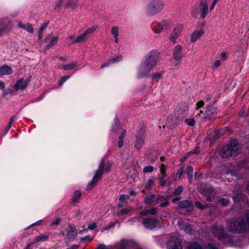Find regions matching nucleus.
Listing matches in <instances>:
<instances>
[{
    "label": "nucleus",
    "mask_w": 249,
    "mask_h": 249,
    "mask_svg": "<svg viewBox=\"0 0 249 249\" xmlns=\"http://www.w3.org/2000/svg\"><path fill=\"white\" fill-rule=\"evenodd\" d=\"M96 224L95 223H93L89 225L88 228L90 230H94L96 227Z\"/></svg>",
    "instance_id": "obj_60"
},
{
    "label": "nucleus",
    "mask_w": 249,
    "mask_h": 249,
    "mask_svg": "<svg viewBox=\"0 0 249 249\" xmlns=\"http://www.w3.org/2000/svg\"><path fill=\"white\" fill-rule=\"evenodd\" d=\"M81 193L80 191H75L72 196V200L73 202H77L81 197Z\"/></svg>",
    "instance_id": "obj_36"
},
{
    "label": "nucleus",
    "mask_w": 249,
    "mask_h": 249,
    "mask_svg": "<svg viewBox=\"0 0 249 249\" xmlns=\"http://www.w3.org/2000/svg\"><path fill=\"white\" fill-rule=\"evenodd\" d=\"M216 113V108L213 106L207 107L205 113V116L202 117L204 120H209Z\"/></svg>",
    "instance_id": "obj_19"
},
{
    "label": "nucleus",
    "mask_w": 249,
    "mask_h": 249,
    "mask_svg": "<svg viewBox=\"0 0 249 249\" xmlns=\"http://www.w3.org/2000/svg\"><path fill=\"white\" fill-rule=\"evenodd\" d=\"M167 249H182L181 240L178 237H172L167 244Z\"/></svg>",
    "instance_id": "obj_12"
},
{
    "label": "nucleus",
    "mask_w": 249,
    "mask_h": 249,
    "mask_svg": "<svg viewBox=\"0 0 249 249\" xmlns=\"http://www.w3.org/2000/svg\"><path fill=\"white\" fill-rule=\"evenodd\" d=\"M126 243L127 242L125 240L120 241L115 246V249H124L126 245Z\"/></svg>",
    "instance_id": "obj_34"
},
{
    "label": "nucleus",
    "mask_w": 249,
    "mask_h": 249,
    "mask_svg": "<svg viewBox=\"0 0 249 249\" xmlns=\"http://www.w3.org/2000/svg\"><path fill=\"white\" fill-rule=\"evenodd\" d=\"M122 59H123V57L121 55L113 57L110 58L111 63H114L119 62V61H121L122 60Z\"/></svg>",
    "instance_id": "obj_41"
},
{
    "label": "nucleus",
    "mask_w": 249,
    "mask_h": 249,
    "mask_svg": "<svg viewBox=\"0 0 249 249\" xmlns=\"http://www.w3.org/2000/svg\"><path fill=\"white\" fill-rule=\"evenodd\" d=\"M206 249H218L215 245L212 244H209L206 247Z\"/></svg>",
    "instance_id": "obj_58"
},
{
    "label": "nucleus",
    "mask_w": 249,
    "mask_h": 249,
    "mask_svg": "<svg viewBox=\"0 0 249 249\" xmlns=\"http://www.w3.org/2000/svg\"><path fill=\"white\" fill-rule=\"evenodd\" d=\"M166 166H165L164 164H162L161 165V167H160V174L163 178H165V170H166Z\"/></svg>",
    "instance_id": "obj_45"
},
{
    "label": "nucleus",
    "mask_w": 249,
    "mask_h": 249,
    "mask_svg": "<svg viewBox=\"0 0 249 249\" xmlns=\"http://www.w3.org/2000/svg\"><path fill=\"white\" fill-rule=\"evenodd\" d=\"M162 198L161 197H156L154 195H150L145 197L144 202L146 204H150L151 205H155L161 201Z\"/></svg>",
    "instance_id": "obj_18"
},
{
    "label": "nucleus",
    "mask_w": 249,
    "mask_h": 249,
    "mask_svg": "<svg viewBox=\"0 0 249 249\" xmlns=\"http://www.w3.org/2000/svg\"><path fill=\"white\" fill-rule=\"evenodd\" d=\"M247 197L241 193H238L233 196V200L235 202H238L240 201L246 200Z\"/></svg>",
    "instance_id": "obj_29"
},
{
    "label": "nucleus",
    "mask_w": 249,
    "mask_h": 249,
    "mask_svg": "<svg viewBox=\"0 0 249 249\" xmlns=\"http://www.w3.org/2000/svg\"><path fill=\"white\" fill-rule=\"evenodd\" d=\"M185 123L190 126H194L195 124V121L194 119H187L185 120Z\"/></svg>",
    "instance_id": "obj_43"
},
{
    "label": "nucleus",
    "mask_w": 249,
    "mask_h": 249,
    "mask_svg": "<svg viewBox=\"0 0 249 249\" xmlns=\"http://www.w3.org/2000/svg\"><path fill=\"white\" fill-rule=\"evenodd\" d=\"M13 27L12 21L8 18H4L0 20V36L5 33L10 32Z\"/></svg>",
    "instance_id": "obj_8"
},
{
    "label": "nucleus",
    "mask_w": 249,
    "mask_h": 249,
    "mask_svg": "<svg viewBox=\"0 0 249 249\" xmlns=\"http://www.w3.org/2000/svg\"><path fill=\"white\" fill-rule=\"evenodd\" d=\"M186 173L188 175V178L189 181L191 182L192 181L193 174V168L191 166H188L186 168Z\"/></svg>",
    "instance_id": "obj_35"
},
{
    "label": "nucleus",
    "mask_w": 249,
    "mask_h": 249,
    "mask_svg": "<svg viewBox=\"0 0 249 249\" xmlns=\"http://www.w3.org/2000/svg\"><path fill=\"white\" fill-rule=\"evenodd\" d=\"M208 14V5L206 2H201L200 5V16L202 18L206 17Z\"/></svg>",
    "instance_id": "obj_20"
},
{
    "label": "nucleus",
    "mask_w": 249,
    "mask_h": 249,
    "mask_svg": "<svg viewBox=\"0 0 249 249\" xmlns=\"http://www.w3.org/2000/svg\"><path fill=\"white\" fill-rule=\"evenodd\" d=\"M212 231L213 235L223 243L228 245L233 244L232 238L225 233L224 229L221 225H214L212 229Z\"/></svg>",
    "instance_id": "obj_4"
},
{
    "label": "nucleus",
    "mask_w": 249,
    "mask_h": 249,
    "mask_svg": "<svg viewBox=\"0 0 249 249\" xmlns=\"http://www.w3.org/2000/svg\"><path fill=\"white\" fill-rule=\"evenodd\" d=\"M195 117L197 119L204 120L202 117L205 116V114H203V111L201 110L196 109L194 112Z\"/></svg>",
    "instance_id": "obj_33"
},
{
    "label": "nucleus",
    "mask_w": 249,
    "mask_h": 249,
    "mask_svg": "<svg viewBox=\"0 0 249 249\" xmlns=\"http://www.w3.org/2000/svg\"><path fill=\"white\" fill-rule=\"evenodd\" d=\"M70 76L69 75H66V76L62 77L60 79L59 85H62L63 83H64V82L65 81H66L68 79H69L70 78Z\"/></svg>",
    "instance_id": "obj_49"
},
{
    "label": "nucleus",
    "mask_w": 249,
    "mask_h": 249,
    "mask_svg": "<svg viewBox=\"0 0 249 249\" xmlns=\"http://www.w3.org/2000/svg\"><path fill=\"white\" fill-rule=\"evenodd\" d=\"M160 180V183L161 185H164L166 183L165 180L164 178H163V177L160 175V177H159Z\"/></svg>",
    "instance_id": "obj_59"
},
{
    "label": "nucleus",
    "mask_w": 249,
    "mask_h": 249,
    "mask_svg": "<svg viewBox=\"0 0 249 249\" xmlns=\"http://www.w3.org/2000/svg\"><path fill=\"white\" fill-rule=\"evenodd\" d=\"M44 41L48 43L45 47V50H47L57 43L58 37L56 36H52L51 35H48L45 38Z\"/></svg>",
    "instance_id": "obj_16"
},
{
    "label": "nucleus",
    "mask_w": 249,
    "mask_h": 249,
    "mask_svg": "<svg viewBox=\"0 0 249 249\" xmlns=\"http://www.w3.org/2000/svg\"><path fill=\"white\" fill-rule=\"evenodd\" d=\"M129 198V196L128 195H122L120 197V202L118 203V206L122 207L123 205V203L124 200Z\"/></svg>",
    "instance_id": "obj_39"
},
{
    "label": "nucleus",
    "mask_w": 249,
    "mask_h": 249,
    "mask_svg": "<svg viewBox=\"0 0 249 249\" xmlns=\"http://www.w3.org/2000/svg\"><path fill=\"white\" fill-rule=\"evenodd\" d=\"M187 249H204L200 242L194 241L190 243Z\"/></svg>",
    "instance_id": "obj_24"
},
{
    "label": "nucleus",
    "mask_w": 249,
    "mask_h": 249,
    "mask_svg": "<svg viewBox=\"0 0 249 249\" xmlns=\"http://www.w3.org/2000/svg\"><path fill=\"white\" fill-rule=\"evenodd\" d=\"M111 34L114 36L115 38V41L116 43L118 42V36H119V29L117 26H114L112 28L111 30Z\"/></svg>",
    "instance_id": "obj_31"
},
{
    "label": "nucleus",
    "mask_w": 249,
    "mask_h": 249,
    "mask_svg": "<svg viewBox=\"0 0 249 249\" xmlns=\"http://www.w3.org/2000/svg\"><path fill=\"white\" fill-rule=\"evenodd\" d=\"M143 224L148 229H152L156 227L160 228L161 227L160 223L152 218H145L143 221Z\"/></svg>",
    "instance_id": "obj_13"
},
{
    "label": "nucleus",
    "mask_w": 249,
    "mask_h": 249,
    "mask_svg": "<svg viewBox=\"0 0 249 249\" xmlns=\"http://www.w3.org/2000/svg\"><path fill=\"white\" fill-rule=\"evenodd\" d=\"M178 222L180 228L184 229V230L186 231V232H188L189 230L191 231L192 230V228L186 225V222L185 221H183L181 219H178Z\"/></svg>",
    "instance_id": "obj_32"
},
{
    "label": "nucleus",
    "mask_w": 249,
    "mask_h": 249,
    "mask_svg": "<svg viewBox=\"0 0 249 249\" xmlns=\"http://www.w3.org/2000/svg\"><path fill=\"white\" fill-rule=\"evenodd\" d=\"M221 65V62L219 60H216L212 65L213 69H216L219 67Z\"/></svg>",
    "instance_id": "obj_52"
},
{
    "label": "nucleus",
    "mask_w": 249,
    "mask_h": 249,
    "mask_svg": "<svg viewBox=\"0 0 249 249\" xmlns=\"http://www.w3.org/2000/svg\"><path fill=\"white\" fill-rule=\"evenodd\" d=\"M18 26L20 28L24 29L30 34H33L34 33V29L32 25L30 23H26L24 24L21 21H18Z\"/></svg>",
    "instance_id": "obj_22"
},
{
    "label": "nucleus",
    "mask_w": 249,
    "mask_h": 249,
    "mask_svg": "<svg viewBox=\"0 0 249 249\" xmlns=\"http://www.w3.org/2000/svg\"><path fill=\"white\" fill-rule=\"evenodd\" d=\"M157 213V211L155 209H149L141 213V214L142 215H147L149 214H155Z\"/></svg>",
    "instance_id": "obj_37"
},
{
    "label": "nucleus",
    "mask_w": 249,
    "mask_h": 249,
    "mask_svg": "<svg viewBox=\"0 0 249 249\" xmlns=\"http://www.w3.org/2000/svg\"><path fill=\"white\" fill-rule=\"evenodd\" d=\"M160 53L157 50L150 51L142 61L151 70L157 65L160 60Z\"/></svg>",
    "instance_id": "obj_5"
},
{
    "label": "nucleus",
    "mask_w": 249,
    "mask_h": 249,
    "mask_svg": "<svg viewBox=\"0 0 249 249\" xmlns=\"http://www.w3.org/2000/svg\"><path fill=\"white\" fill-rule=\"evenodd\" d=\"M28 83L29 81L27 79L24 80L21 79L16 82L14 87L16 90H23L27 86Z\"/></svg>",
    "instance_id": "obj_21"
},
{
    "label": "nucleus",
    "mask_w": 249,
    "mask_h": 249,
    "mask_svg": "<svg viewBox=\"0 0 249 249\" xmlns=\"http://www.w3.org/2000/svg\"><path fill=\"white\" fill-rule=\"evenodd\" d=\"M133 211L132 208H124L121 210L120 213L122 214H125L130 213Z\"/></svg>",
    "instance_id": "obj_44"
},
{
    "label": "nucleus",
    "mask_w": 249,
    "mask_h": 249,
    "mask_svg": "<svg viewBox=\"0 0 249 249\" xmlns=\"http://www.w3.org/2000/svg\"><path fill=\"white\" fill-rule=\"evenodd\" d=\"M205 33V31L203 28L194 31L190 35V40L192 42H195L199 40Z\"/></svg>",
    "instance_id": "obj_14"
},
{
    "label": "nucleus",
    "mask_w": 249,
    "mask_h": 249,
    "mask_svg": "<svg viewBox=\"0 0 249 249\" xmlns=\"http://www.w3.org/2000/svg\"><path fill=\"white\" fill-rule=\"evenodd\" d=\"M172 23L171 20L169 19L162 20L158 22L155 26L152 27V31L157 34H159L162 32L167 30L171 28Z\"/></svg>",
    "instance_id": "obj_7"
},
{
    "label": "nucleus",
    "mask_w": 249,
    "mask_h": 249,
    "mask_svg": "<svg viewBox=\"0 0 249 249\" xmlns=\"http://www.w3.org/2000/svg\"><path fill=\"white\" fill-rule=\"evenodd\" d=\"M183 172V168L181 167L177 173V174L176 175V179H179L181 176H182Z\"/></svg>",
    "instance_id": "obj_47"
},
{
    "label": "nucleus",
    "mask_w": 249,
    "mask_h": 249,
    "mask_svg": "<svg viewBox=\"0 0 249 249\" xmlns=\"http://www.w3.org/2000/svg\"><path fill=\"white\" fill-rule=\"evenodd\" d=\"M60 222V219L56 218V219H55L54 221H53L51 223V226L57 225L59 224Z\"/></svg>",
    "instance_id": "obj_57"
},
{
    "label": "nucleus",
    "mask_w": 249,
    "mask_h": 249,
    "mask_svg": "<svg viewBox=\"0 0 249 249\" xmlns=\"http://www.w3.org/2000/svg\"><path fill=\"white\" fill-rule=\"evenodd\" d=\"M219 201L223 206H226L229 203V200L225 198H221L219 200Z\"/></svg>",
    "instance_id": "obj_51"
},
{
    "label": "nucleus",
    "mask_w": 249,
    "mask_h": 249,
    "mask_svg": "<svg viewBox=\"0 0 249 249\" xmlns=\"http://www.w3.org/2000/svg\"><path fill=\"white\" fill-rule=\"evenodd\" d=\"M151 71V70L142 61L137 68V76L139 78L145 77L149 74Z\"/></svg>",
    "instance_id": "obj_9"
},
{
    "label": "nucleus",
    "mask_w": 249,
    "mask_h": 249,
    "mask_svg": "<svg viewBox=\"0 0 249 249\" xmlns=\"http://www.w3.org/2000/svg\"><path fill=\"white\" fill-rule=\"evenodd\" d=\"M202 193L206 196L207 200L208 201H212L211 196L213 197L215 194V191L211 188H208V191H202Z\"/></svg>",
    "instance_id": "obj_25"
},
{
    "label": "nucleus",
    "mask_w": 249,
    "mask_h": 249,
    "mask_svg": "<svg viewBox=\"0 0 249 249\" xmlns=\"http://www.w3.org/2000/svg\"><path fill=\"white\" fill-rule=\"evenodd\" d=\"M5 87V83L3 82L0 80V89H1V90L4 89Z\"/></svg>",
    "instance_id": "obj_62"
},
{
    "label": "nucleus",
    "mask_w": 249,
    "mask_h": 249,
    "mask_svg": "<svg viewBox=\"0 0 249 249\" xmlns=\"http://www.w3.org/2000/svg\"><path fill=\"white\" fill-rule=\"evenodd\" d=\"M13 72L12 69L7 65H3L0 67V77L4 75H8Z\"/></svg>",
    "instance_id": "obj_23"
},
{
    "label": "nucleus",
    "mask_w": 249,
    "mask_h": 249,
    "mask_svg": "<svg viewBox=\"0 0 249 249\" xmlns=\"http://www.w3.org/2000/svg\"><path fill=\"white\" fill-rule=\"evenodd\" d=\"M154 180L153 179H149L145 185V188L148 189L151 185L154 184Z\"/></svg>",
    "instance_id": "obj_48"
},
{
    "label": "nucleus",
    "mask_w": 249,
    "mask_h": 249,
    "mask_svg": "<svg viewBox=\"0 0 249 249\" xmlns=\"http://www.w3.org/2000/svg\"><path fill=\"white\" fill-rule=\"evenodd\" d=\"M123 143H124V140L121 139V138H119L118 145L119 148H121L123 146Z\"/></svg>",
    "instance_id": "obj_61"
},
{
    "label": "nucleus",
    "mask_w": 249,
    "mask_h": 249,
    "mask_svg": "<svg viewBox=\"0 0 249 249\" xmlns=\"http://www.w3.org/2000/svg\"><path fill=\"white\" fill-rule=\"evenodd\" d=\"M200 15V8L198 7H194L192 11V15L193 17L197 18Z\"/></svg>",
    "instance_id": "obj_38"
},
{
    "label": "nucleus",
    "mask_w": 249,
    "mask_h": 249,
    "mask_svg": "<svg viewBox=\"0 0 249 249\" xmlns=\"http://www.w3.org/2000/svg\"><path fill=\"white\" fill-rule=\"evenodd\" d=\"M34 245L32 242L29 243L24 249H32V246Z\"/></svg>",
    "instance_id": "obj_64"
},
{
    "label": "nucleus",
    "mask_w": 249,
    "mask_h": 249,
    "mask_svg": "<svg viewBox=\"0 0 249 249\" xmlns=\"http://www.w3.org/2000/svg\"><path fill=\"white\" fill-rule=\"evenodd\" d=\"M178 206L180 207L179 212L185 214L191 213L194 209L193 204L187 200L180 201L178 204Z\"/></svg>",
    "instance_id": "obj_10"
},
{
    "label": "nucleus",
    "mask_w": 249,
    "mask_h": 249,
    "mask_svg": "<svg viewBox=\"0 0 249 249\" xmlns=\"http://www.w3.org/2000/svg\"><path fill=\"white\" fill-rule=\"evenodd\" d=\"M144 130L143 129L140 130L138 132L136 141L134 143L135 147L137 149H140L143 143L144 139Z\"/></svg>",
    "instance_id": "obj_15"
},
{
    "label": "nucleus",
    "mask_w": 249,
    "mask_h": 249,
    "mask_svg": "<svg viewBox=\"0 0 249 249\" xmlns=\"http://www.w3.org/2000/svg\"><path fill=\"white\" fill-rule=\"evenodd\" d=\"M183 29V25L181 23L178 24L174 28L170 35L169 39L173 43L177 42V38L179 36Z\"/></svg>",
    "instance_id": "obj_11"
},
{
    "label": "nucleus",
    "mask_w": 249,
    "mask_h": 249,
    "mask_svg": "<svg viewBox=\"0 0 249 249\" xmlns=\"http://www.w3.org/2000/svg\"><path fill=\"white\" fill-rule=\"evenodd\" d=\"M183 190V188L182 187L180 186L178 187L174 192V194L176 195H178L180 194Z\"/></svg>",
    "instance_id": "obj_55"
},
{
    "label": "nucleus",
    "mask_w": 249,
    "mask_h": 249,
    "mask_svg": "<svg viewBox=\"0 0 249 249\" xmlns=\"http://www.w3.org/2000/svg\"><path fill=\"white\" fill-rule=\"evenodd\" d=\"M195 206L196 208L199 209H204L205 208V205H202L199 201H197L195 203Z\"/></svg>",
    "instance_id": "obj_53"
},
{
    "label": "nucleus",
    "mask_w": 249,
    "mask_h": 249,
    "mask_svg": "<svg viewBox=\"0 0 249 249\" xmlns=\"http://www.w3.org/2000/svg\"><path fill=\"white\" fill-rule=\"evenodd\" d=\"M229 231L232 233H242L249 231V212L247 213L245 219L243 218H233L227 223Z\"/></svg>",
    "instance_id": "obj_1"
},
{
    "label": "nucleus",
    "mask_w": 249,
    "mask_h": 249,
    "mask_svg": "<svg viewBox=\"0 0 249 249\" xmlns=\"http://www.w3.org/2000/svg\"><path fill=\"white\" fill-rule=\"evenodd\" d=\"M111 166L110 164H107L105 166L104 168V163L102 161L100 164L99 168L96 171L91 181L88 184L87 187V190H90L93 188L97 183L99 179H100L102 178L104 170L106 172H108L110 170Z\"/></svg>",
    "instance_id": "obj_6"
},
{
    "label": "nucleus",
    "mask_w": 249,
    "mask_h": 249,
    "mask_svg": "<svg viewBox=\"0 0 249 249\" xmlns=\"http://www.w3.org/2000/svg\"><path fill=\"white\" fill-rule=\"evenodd\" d=\"M96 27H92L85 30L84 33L88 36L89 34H92L96 30Z\"/></svg>",
    "instance_id": "obj_42"
},
{
    "label": "nucleus",
    "mask_w": 249,
    "mask_h": 249,
    "mask_svg": "<svg viewBox=\"0 0 249 249\" xmlns=\"http://www.w3.org/2000/svg\"><path fill=\"white\" fill-rule=\"evenodd\" d=\"M48 25L47 23H44L40 27L39 31V36L41 37L42 32L46 28Z\"/></svg>",
    "instance_id": "obj_50"
},
{
    "label": "nucleus",
    "mask_w": 249,
    "mask_h": 249,
    "mask_svg": "<svg viewBox=\"0 0 249 249\" xmlns=\"http://www.w3.org/2000/svg\"><path fill=\"white\" fill-rule=\"evenodd\" d=\"M48 238V236L47 235H40L36 237L32 241L34 244H36L39 242L45 241Z\"/></svg>",
    "instance_id": "obj_28"
},
{
    "label": "nucleus",
    "mask_w": 249,
    "mask_h": 249,
    "mask_svg": "<svg viewBox=\"0 0 249 249\" xmlns=\"http://www.w3.org/2000/svg\"><path fill=\"white\" fill-rule=\"evenodd\" d=\"M110 64H112L111 63L110 59L107 60V61L104 62L102 65H101V68H104L106 67H107L109 66Z\"/></svg>",
    "instance_id": "obj_56"
},
{
    "label": "nucleus",
    "mask_w": 249,
    "mask_h": 249,
    "mask_svg": "<svg viewBox=\"0 0 249 249\" xmlns=\"http://www.w3.org/2000/svg\"><path fill=\"white\" fill-rule=\"evenodd\" d=\"M154 168L152 166H146L143 168V172L144 173H148L151 172L153 171Z\"/></svg>",
    "instance_id": "obj_46"
},
{
    "label": "nucleus",
    "mask_w": 249,
    "mask_h": 249,
    "mask_svg": "<svg viewBox=\"0 0 249 249\" xmlns=\"http://www.w3.org/2000/svg\"><path fill=\"white\" fill-rule=\"evenodd\" d=\"M76 63L73 62L66 65H63L59 66V68H61L65 71L72 70L75 68L76 66Z\"/></svg>",
    "instance_id": "obj_26"
},
{
    "label": "nucleus",
    "mask_w": 249,
    "mask_h": 249,
    "mask_svg": "<svg viewBox=\"0 0 249 249\" xmlns=\"http://www.w3.org/2000/svg\"><path fill=\"white\" fill-rule=\"evenodd\" d=\"M164 8L163 0H151L145 7V12L148 16H153L161 12Z\"/></svg>",
    "instance_id": "obj_3"
},
{
    "label": "nucleus",
    "mask_w": 249,
    "mask_h": 249,
    "mask_svg": "<svg viewBox=\"0 0 249 249\" xmlns=\"http://www.w3.org/2000/svg\"><path fill=\"white\" fill-rule=\"evenodd\" d=\"M241 151V146L237 141H232L228 145L224 146L220 151L222 158H227L232 156L238 155Z\"/></svg>",
    "instance_id": "obj_2"
},
{
    "label": "nucleus",
    "mask_w": 249,
    "mask_h": 249,
    "mask_svg": "<svg viewBox=\"0 0 249 249\" xmlns=\"http://www.w3.org/2000/svg\"><path fill=\"white\" fill-rule=\"evenodd\" d=\"M126 131L125 130L123 131V132H122L121 135L119 136V138H121V139L124 140V136H125V135L126 134Z\"/></svg>",
    "instance_id": "obj_63"
},
{
    "label": "nucleus",
    "mask_w": 249,
    "mask_h": 249,
    "mask_svg": "<svg viewBox=\"0 0 249 249\" xmlns=\"http://www.w3.org/2000/svg\"><path fill=\"white\" fill-rule=\"evenodd\" d=\"M182 47L179 45H177L173 51V57L174 59L177 61H179L181 60L182 55Z\"/></svg>",
    "instance_id": "obj_17"
},
{
    "label": "nucleus",
    "mask_w": 249,
    "mask_h": 249,
    "mask_svg": "<svg viewBox=\"0 0 249 249\" xmlns=\"http://www.w3.org/2000/svg\"><path fill=\"white\" fill-rule=\"evenodd\" d=\"M163 73L155 72L151 74L152 80L156 82L159 81L160 79L163 78Z\"/></svg>",
    "instance_id": "obj_30"
},
{
    "label": "nucleus",
    "mask_w": 249,
    "mask_h": 249,
    "mask_svg": "<svg viewBox=\"0 0 249 249\" xmlns=\"http://www.w3.org/2000/svg\"><path fill=\"white\" fill-rule=\"evenodd\" d=\"M204 105V102L203 101H200L196 104V109H199L201 107H203Z\"/></svg>",
    "instance_id": "obj_54"
},
{
    "label": "nucleus",
    "mask_w": 249,
    "mask_h": 249,
    "mask_svg": "<svg viewBox=\"0 0 249 249\" xmlns=\"http://www.w3.org/2000/svg\"><path fill=\"white\" fill-rule=\"evenodd\" d=\"M87 36L84 33L72 41V43H80L86 41Z\"/></svg>",
    "instance_id": "obj_27"
},
{
    "label": "nucleus",
    "mask_w": 249,
    "mask_h": 249,
    "mask_svg": "<svg viewBox=\"0 0 249 249\" xmlns=\"http://www.w3.org/2000/svg\"><path fill=\"white\" fill-rule=\"evenodd\" d=\"M229 174H230L232 177L234 178L235 179H239L242 177V175L236 171H230ZM227 174L228 175L229 173H227Z\"/></svg>",
    "instance_id": "obj_40"
}]
</instances>
